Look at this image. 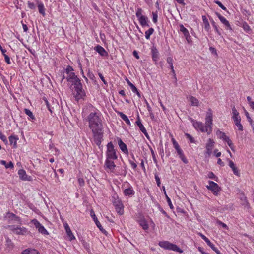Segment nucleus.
Wrapping results in <instances>:
<instances>
[{"mask_svg":"<svg viewBox=\"0 0 254 254\" xmlns=\"http://www.w3.org/2000/svg\"><path fill=\"white\" fill-rule=\"evenodd\" d=\"M233 119L235 122L236 126L238 127V130L240 131L243 130V127L241 124V117L239 116V113L234 106L232 108Z\"/></svg>","mask_w":254,"mask_h":254,"instance_id":"4","label":"nucleus"},{"mask_svg":"<svg viewBox=\"0 0 254 254\" xmlns=\"http://www.w3.org/2000/svg\"><path fill=\"white\" fill-rule=\"evenodd\" d=\"M72 71H73V68L70 65H68L65 69V72L67 75H69Z\"/></svg>","mask_w":254,"mask_h":254,"instance_id":"54","label":"nucleus"},{"mask_svg":"<svg viewBox=\"0 0 254 254\" xmlns=\"http://www.w3.org/2000/svg\"><path fill=\"white\" fill-rule=\"evenodd\" d=\"M126 80L128 85L130 87L132 92H136L137 91V88L127 78Z\"/></svg>","mask_w":254,"mask_h":254,"instance_id":"46","label":"nucleus"},{"mask_svg":"<svg viewBox=\"0 0 254 254\" xmlns=\"http://www.w3.org/2000/svg\"><path fill=\"white\" fill-rule=\"evenodd\" d=\"M229 165L230 167L232 169L233 173L235 175L237 176H240L239 170L238 169L237 167L235 166L234 163L231 160H229Z\"/></svg>","mask_w":254,"mask_h":254,"instance_id":"23","label":"nucleus"},{"mask_svg":"<svg viewBox=\"0 0 254 254\" xmlns=\"http://www.w3.org/2000/svg\"><path fill=\"white\" fill-rule=\"evenodd\" d=\"M217 222L219 225L222 226L223 228L228 229V226L226 224L224 223L220 220H217Z\"/></svg>","mask_w":254,"mask_h":254,"instance_id":"61","label":"nucleus"},{"mask_svg":"<svg viewBox=\"0 0 254 254\" xmlns=\"http://www.w3.org/2000/svg\"><path fill=\"white\" fill-rule=\"evenodd\" d=\"M154 29L153 28H150L145 32V36L146 39H149L150 36L154 33Z\"/></svg>","mask_w":254,"mask_h":254,"instance_id":"39","label":"nucleus"},{"mask_svg":"<svg viewBox=\"0 0 254 254\" xmlns=\"http://www.w3.org/2000/svg\"><path fill=\"white\" fill-rule=\"evenodd\" d=\"M242 201L241 204L242 205L244 206L245 207L247 208H249L250 207V204L247 200V198L246 196H244L241 198Z\"/></svg>","mask_w":254,"mask_h":254,"instance_id":"37","label":"nucleus"},{"mask_svg":"<svg viewBox=\"0 0 254 254\" xmlns=\"http://www.w3.org/2000/svg\"><path fill=\"white\" fill-rule=\"evenodd\" d=\"M0 139L4 142H7L6 136L2 133L1 131H0Z\"/></svg>","mask_w":254,"mask_h":254,"instance_id":"58","label":"nucleus"},{"mask_svg":"<svg viewBox=\"0 0 254 254\" xmlns=\"http://www.w3.org/2000/svg\"><path fill=\"white\" fill-rule=\"evenodd\" d=\"M243 28L244 30L247 32H249L250 31H251V29L250 28V27L249 26V25L248 24V23L247 22H244L243 24Z\"/></svg>","mask_w":254,"mask_h":254,"instance_id":"51","label":"nucleus"},{"mask_svg":"<svg viewBox=\"0 0 254 254\" xmlns=\"http://www.w3.org/2000/svg\"><path fill=\"white\" fill-rule=\"evenodd\" d=\"M94 50L98 52L101 56H107L108 55V52L101 46L98 45L94 48Z\"/></svg>","mask_w":254,"mask_h":254,"instance_id":"22","label":"nucleus"},{"mask_svg":"<svg viewBox=\"0 0 254 254\" xmlns=\"http://www.w3.org/2000/svg\"><path fill=\"white\" fill-rule=\"evenodd\" d=\"M151 56H152V60L156 64L159 60V52L156 47L153 46L151 48Z\"/></svg>","mask_w":254,"mask_h":254,"instance_id":"17","label":"nucleus"},{"mask_svg":"<svg viewBox=\"0 0 254 254\" xmlns=\"http://www.w3.org/2000/svg\"><path fill=\"white\" fill-rule=\"evenodd\" d=\"M136 125L139 127L140 130L145 135V136L148 138L149 135L144 127V126L141 122V120L139 115L137 116V120L135 122Z\"/></svg>","mask_w":254,"mask_h":254,"instance_id":"15","label":"nucleus"},{"mask_svg":"<svg viewBox=\"0 0 254 254\" xmlns=\"http://www.w3.org/2000/svg\"><path fill=\"white\" fill-rule=\"evenodd\" d=\"M163 190H164V193H165V196L166 198L167 202L170 209H173L174 208L173 205L171 202L170 198L168 196V195H167V194L166 193L164 187H163Z\"/></svg>","mask_w":254,"mask_h":254,"instance_id":"45","label":"nucleus"},{"mask_svg":"<svg viewBox=\"0 0 254 254\" xmlns=\"http://www.w3.org/2000/svg\"><path fill=\"white\" fill-rule=\"evenodd\" d=\"M118 143L120 149L126 155L128 154V151L127 145L122 141L120 138H117Z\"/></svg>","mask_w":254,"mask_h":254,"instance_id":"19","label":"nucleus"},{"mask_svg":"<svg viewBox=\"0 0 254 254\" xmlns=\"http://www.w3.org/2000/svg\"><path fill=\"white\" fill-rule=\"evenodd\" d=\"M200 236L202 239L205 241L207 244L217 254H222L220 251L216 247H215L214 245L211 242L208 238H207L205 235L201 233L200 234Z\"/></svg>","mask_w":254,"mask_h":254,"instance_id":"11","label":"nucleus"},{"mask_svg":"<svg viewBox=\"0 0 254 254\" xmlns=\"http://www.w3.org/2000/svg\"><path fill=\"white\" fill-rule=\"evenodd\" d=\"M18 140V137L16 135H10L9 137V140L11 145H13V148L17 147V141Z\"/></svg>","mask_w":254,"mask_h":254,"instance_id":"26","label":"nucleus"},{"mask_svg":"<svg viewBox=\"0 0 254 254\" xmlns=\"http://www.w3.org/2000/svg\"><path fill=\"white\" fill-rule=\"evenodd\" d=\"M76 94L74 95L75 99L78 102L80 99H84L86 97V93L83 88L82 84H80L79 86H76L74 88Z\"/></svg>","mask_w":254,"mask_h":254,"instance_id":"5","label":"nucleus"},{"mask_svg":"<svg viewBox=\"0 0 254 254\" xmlns=\"http://www.w3.org/2000/svg\"><path fill=\"white\" fill-rule=\"evenodd\" d=\"M215 14L219 19L220 21L225 25L226 29L230 30H232V27L229 22V21L223 16H222L218 12H215Z\"/></svg>","mask_w":254,"mask_h":254,"instance_id":"14","label":"nucleus"},{"mask_svg":"<svg viewBox=\"0 0 254 254\" xmlns=\"http://www.w3.org/2000/svg\"><path fill=\"white\" fill-rule=\"evenodd\" d=\"M185 135L186 137V138L188 139L191 143L195 142V140L194 138L191 135H190L189 133H185Z\"/></svg>","mask_w":254,"mask_h":254,"instance_id":"52","label":"nucleus"},{"mask_svg":"<svg viewBox=\"0 0 254 254\" xmlns=\"http://www.w3.org/2000/svg\"><path fill=\"white\" fill-rule=\"evenodd\" d=\"M124 194L126 196H132L134 194V191L132 187H129L124 190Z\"/></svg>","mask_w":254,"mask_h":254,"instance_id":"30","label":"nucleus"},{"mask_svg":"<svg viewBox=\"0 0 254 254\" xmlns=\"http://www.w3.org/2000/svg\"><path fill=\"white\" fill-rule=\"evenodd\" d=\"M64 228L66 230V232L67 233V236L69 238L70 241H72L73 240H74L75 239L74 236L73 235L70 227H69L68 225L66 223L64 224Z\"/></svg>","mask_w":254,"mask_h":254,"instance_id":"25","label":"nucleus"},{"mask_svg":"<svg viewBox=\"0 0 254 254\" xmlns=\"http://www.w3.org/2000/svg\"><path fill=\"white\" fill-rule=\"evenodd\" d=\"M6 219H8V222L10 223V221L20 223L21 222V219L19 217L16 216L15 214L12 212H8L6 213L5 216Z\"/></svg>","mask_w":254,"mask_h":254,"instance_id":"13","label":"nucleus"},{"mask_svg":"<svg viewBox=\"0 0 254 254\" xmlns=\"http://www.w3.org/2000/svg\"><path fill=\"white\" fill-rule=\"evenodd\" d=\"M43 100L44 101V102L45 103V104L46 105V106L47 107V108L48 109L49 111L52 113V109H51V106H50V103H49V102L48 101L47 99H46V97H43Z\"/></svg>","mask_w":254,"mask_h":254,"instance_id":"53","label":"nucleus"},{"mask_svg":"<svg viewBox=\"0 0 254 254\" xmlns=\"http://www.w3.org/2000/svg\"><path fill=\"white\" fill-rule=\"evenodd\" d=\"M86 120L89 122V127L92 130L96 144L99 146L103 136L102 120L99 114L96 112H91L87 116Z\"/></svg>","mask_w":254,"mask_h":254,"instance_id":"1","label":"nucleus"},{"mask_svg":"<svg viewBox=\"0 0 254 254\" xmlns=\"http://www.w3.org/2000/svg\"><path fill=\"white\" fill-rule=\"evenodd\" d=\"M5 245L6 246V248H8L9 250H12L14 247V244L8 237H5Z\"/></svg>","mask_w":254,"mask_h":254,"instance_id":"33","label":"nucleus"},{"mask_svg":"<svg viewBox=\"0 0 254 254\" xmlns=\"http://www.w3.org/2000/svg\"><path fill=\"white\" fill-rule=\"evenodd\" d=\"M118 114L119 115L120 117L128 125H130V122L128 119V117L123 113L121 112H118Z\"/></svg>","mask_w":254,"mask_h":254,"instance_id":"31","label":"nucleus"},{"mask_svg":"<svg viewBox=\"0 0 254 254\" xmlns=\"http://www.w3.org/2000/svg\"><path fill=\"white\" fill-rule=\"evenodd\" d=\"M3 56L4 57L5 62L8 64H10L11 62H10V60L9 57L8 55H7L6 54H4Z\"/></svg>","mask_w":254,"mask_h":254,"instance_id":"62","label":"nucleus"},{"mask_svg":"<svg viewBox=\"0 0 254 254\" xmlns=\"http://www.w3.org/2000/svg\"><path fill=\"white\" fill-rule=\"evenodd\" d=\"M31 223L34 225L35 227L38 229L39 233H41L43 235L49 234L47 230L37 219H34L31 220Z\"/></svg>","mask_w":254,"mask_h":254,"instance_id":"10","label":"nucleus"},{"mask_svg":"<svg viewBox=\"0 0 254 254\" xmlns=\"http://www.w3.org/2000/svg\"><path fill=\"white\" fill-rule=\"evenodd\" d=\"M202 20L204 25L205 30L208 32L210 29V26L206 16H202Z\"/></svg>","mask_w":254,"mask_h":254,"instance_id":"28","label":"nucleus"},{"mask_svg":"<svg viewBox=\"0 0 254 254\" xmlns=\"http://www.w3.org/2000/svg\"><path fill=\"white\" fill-rule=\"evenodd\" d=\"M186 40L188 43H191L192 42L191 36L189 34L187 36H185Z\"/></svg>","mask_w":254,"mask_h":254,"instance_id":"63","label":"nucleus"},{"mask_svg":"<svg viewBox=\"0 0 254 254\" xmlns=\"http://www.w3.org/2000/svg\"><path fill=\"white\" fill-rule=\"evenodd\" d=\"M212 122H206L205 121V126L204 127L205 128H207L208 130L206 131L208 134H210L212 130Z\"/></svg>","mask_w":254,"mask_h":254,"instance_id":"36","label":"nucleus"},{"mask_svg":"<svg viewBox=\"0 0 254 254\" xmlns=\"http://www.w3.org/2000/svg\"><path fill=\"white\" fill-rule=\"evenodd\" d=\"M28 7L31 9H35L36 8L35 5L34 3L28 1Z\"/></svg>","mask_w":254,"mask_h":254,"instance_id":"60","label":"nucleus"},{"mask_svg":"<svg viewBox=\"0 0 254 254\" xmlns=\"http://www.w3.org/2000/svg\"><path fill=\"white\" fill-rule=\"evenodd\" d=\"M106 158L113 160H116L118 158L116 150L112 142H109L107 145Z\"/></svg>","mask_w":254,"mask_h":254,"instance_id":"3","label":"nucleus"},{"mask_svg":"<svg viewBox=\"0 0 254 254\" xmlns=\"http://www.w3.org/2000/svg\"><path fill=\"white\" fill-rule=\"evenodd\" d=\"M140 226L144 230H147L148 228V225L147 221L144 219H141L138 221Z\"/></svg>","mask_w":254,"mask_h":254,"instance_id":"32","label":"nucleus"},{"mask_svg":"<svg viewBox=\"0 0 254 254\" xmlns=\"http://www.w3.org/2000/svg\"><path fill=\"white\" fill-rule=\"evenodd\" d=\"M179 156V157L181 159V160L185 164L188 163V160L186 158L183 152H181L180 153L178 154Z\"/></svg>","mask_w":254,"mask_h":254,"instance_id":"50","label":"nucleus"},{"mask_svg":"<svg viewBox=\"0 0 254 254\" xmlns=\"http://www.w3.org/2000/svg\"><path fill=\"white\" fill-rule=\"evenodd\" d=\"M209 185L206 186V188L208 190H211L214 195H218L220 191L221 190V188L219 185L212 181H208Z\"/></svg>","mask_w":254,"mask_h":254,"instance_id":"6","label":"nucleus"},{"mask_svg":"<svg viewBox=\"0 0 254 254\" xmlns=\"http://www.w3.org/2000/svg\"><path fill=\"white\" fill-rule=\"evenodd\" d=\"M90 215H91V217L92 218V219H93L94 221L95 222L97 227L100 229V230L102 233L105 234L107 232L102 227L100 222L98 221V220L95 214L94 211L92 209L91 210V211H90Z\"/></svg>","mask_w":254,"mask_h":254,"instance_id":"12","label":"nucleus"},{"mask_svg":"<svg viewBox=\"0 0 254 254\" xmlns=\"http://www.w3.org/2000/svg\"><path fill=\"white\" fill-rule=\"evenodd\" d=\"M214 2L216 4H217L223 10H225V11H226L228 12V11L227 10V8L218 0H214Z\"/></svg>","mask_w":254,"mask_h":254,"instance_id":"49","label":"nucleus"},{"mask_svg":"<svg viewBox=\"0 0 254 254\" xmlns=\"http://www.w3.org/2000/svg\"><path fill=\"white\" fill-rule=\"evenodd\" d=\"M245 114L250 124H252V123H253V121L252 119L251 118L249 113L246 110H245Z\"/></svg>","mask_w":254,"mask_h":254,"instance_id":"57","label":"nucleus"},{"mask_svg":"<svg viewBox=\"0 0 254 254\" xmlns=\"http://www.w3.org/2000/svg\"><path fill=\"white\" fill-rule=\"evenodd\" d=\"M37 3L38 4L39 12L44 16L45 15V8L43 3L41 1H39L38 0L37 1Z\"/></svg>","mask_w":254,"mask_h":254,"instance_id":"27","label":"nucleus"},{"mask_svg":"<svg viewBox=\"0 0 254 254\" xmlns=\"http://www.w3.org/2000/svg\"><path fill=\"white\" fill-rule=\"evenodd\" d=\"M8 227L14 233L17 235H24L28 232L27 229L25 227H19L18 226L15 227L14 225H9Z\"/></svg>","mask_w":254,"mask_h":254,"instance_id":"9","label":"nucleus"},{"mask_svg":"<svg viewBox=\"0 0 254 254\" xmlns=\"http://www.w3.org/2000/svg\"><path fill=\"white\" fill-rule=\"evenodd\" d=\"M113 159H108L106 158V159L105 162V166L107 169H108L110 170L111 172H113L116 165L114 162Z\"/></svg>","mask_w":254,"mask_h":254,"instance_id":"16","label":"nucleus"},{"mask_svg":"<svg viewBox=\"0 0 254 254\" xmlns=\"http://www.w3.org/2000/svg\"><path fill=\"white\" fill-rule=\"evenodd\" d=\"M130 155L131 156V158L132 159V160H129V162L131 164V167L133 169H135L137 167V164L136 163L134 162V161H136V160L135 159V157L132 153H130Z\"/></svg>","mask_w":254,"mask_h":254,"instance_id":"38","label":"nucleus"},{"mask_svg":"<svg viewBox=\"0 0 254 254\" xmlns=\"http://www.w3.org/2000/svg\"><path fill=\"white\" fill-rule=\"evenodd\" d=\"M43 173L45 175H48L51 178H53L57 176L55 170L52 168L48 167L47 170H44Z\"/></svg>","mask_w":254,"mask_h":254,"instance_id":"21","label":"nucleus"},{"mask_svg":"<svg viewBox=\"0 0 254 254\" xmlns=\"http://www.w3.org/2000/svg\"><path fill=\"white\" fill-rule=\"evenodd\" d=\"M180 27V31L183 34L184 37L185 36H187L189 34V32L187 28H186L183 24H180L179 25Z\"/></svg>","mask_w":254,"mask_h":254,"instance_id":"40","label":"nucleus"},{"mask_svg":"<svg viewBox=\"0 0 254 254\" xmlns=\"http://www.w3.org/2000/svg\"><path fill=\"white\" fill-rule=\"evenodd\" d=\"M71 83H72V85H74V88H76V86H79L80 84H82L81 80L79 78H78V79H73Z\"/></svg>","mask_w":254,"mask_h":254,"instance_id":"42","label":"nucleus"},{"mask_svg":"<svg viewBox=\"0 0 254 254\" xmlns=\"http://www.w3.org/2000/svg\"><path fill=\"white\" fill-rule=\"evenodd\" d=\"M170 250H173L174 251H176L180 253H182L183 252V250H181L179 247H178L176 245L174 244H172Z\"/></svg>","mask_w":254,"mask_h":254,"instance_id":"44","label":"nucleus"},{"mask_svg":"<svg viewBox=\"0 0 254 254\" xmlns=\"http://www.w3.org/2000/svg\"><path fill=\"white\" fill-rule=\"evenodd\" d=\"M78 182L80 186H83L85 184L84 180L83 178H79L78 179Z\"/></svg>","mask_w":254,"mask_h":254,"instance_id":"64","label":"nucleus"},{"mask_svg":"<svg viewBox=\"0 0 254 254\" xmlns=\"http://www.w3.org/2000/svg\"><path fill=\"white\" fill-rule=\"evenodd\" d=\"M207 176L209 178L214 179L215 181H218V177L212 172H209Z\"/></svg>","mask_w":254,"mask_h":254,"instance_id":"47","label":"nucleus"},{"mask_svg":"<svg viewBox=\"0 0 254 254\" xmlns=\"http://www.w3.org/2000/svg\"><path fill=\"white\" fill-rule=\"evenodd\" d=\"M154 176H155V180L156 181L157 185L158 187H160L161 183H160V178L159 177L158 174H157V173H155L154 174Z\"/></svg>","mask_w":254,"mask_h":254,"instance_id":"55","label":"nucleus"},{"mask_svg":"<svg viewBox=\"0 0 254 254\" xmlns=\"http://www.w3.org/2000/svg\"><path fill=\"white\" fill-rule=\"evenodd\" d=\"M214 142L211 139H209L208 140V142L206 144V154H207L208 156H210L212 153V150L213 149Z\"/></svg>","mask_w":254,"mask_h":254,"instance_id":"20","label":"nucleus"},{"mask_svg":"<svg viewBox=\"0 0 254 254\" xmlns=\"http://www.w3.org/2000/svg\"><path fill=\"white\" fill-rule=\"evenodd\" d=\"M142 10L141 8H138L136 12V16L138 18L140 24L143 27H149L148 22H149L147 16L142 14Z\"/></svg>","mask_w":254,"mask_h":254,"instance_id":"2","label":"nucleus"},{"mask_svg":"<svg viewBox=\"0 0 254 254\" xmlns=\"http://www.w3.org/2000/svg\"><path fill=\"white\" fill-rule=\"evenodd\" d=\"M152 20L154 23H156L157 22L158 19V14L157 12H152Z\"/></svg>","mask_w":254,"mask_h":254,"instance_id":"56","label":"nucleus"},{"mask_svg":"<svg viewBox=\"0 0 254 254\" xmlns=\"http://www.w3.org/2000/svg\"><path fill=\"white\" fill-rule=\"evenodd\" d=\"M24 111L25 113L28 115L31 120L35 119V116L33 115V113L30 110L27 108H25Z\"/></svg>","mask_w":254,"mask_h":254,"instance_id":"41","label":"nucleus"},{"mask_svg":"<svg viewBox=\"0 0 254 254\" xmlns=\"http://www.w3.org/2000/svg\"><path fill=\"white\" fill-rule=\"evenodd\" d=\"M189 120L196 130H200L202 132H205L208 130L207 128H205L204 124L202 122L197 121L190 117H189Z\"/></svg>","mask_w":254,"mask_h":254,"instance_id":"8","label":"nucleus"},{"mask_svg":"<svg viewBox=\"0 0 254 254\" xmlns=\"http://www.w3.org/2000/svg\"><path fill=\"white\" fill-rule=\"evenodd\" d=\"M21 254H39V252L35 249H25Z\"/></svg>","mask_w":254,"mask_h":254,"instance_id":"34","label":"nucleus"},{"mask_svg":"<svg viewBox=\"0 0 254 254\" xmlns=\"http://www.w3.org/2000/svg\"><path fill=\"white\" fill-rule=\"evenodd\" d=\"M211 22L212 23V25L213 27L214 28L215 31L219 35H221V32L218 29L217 25H216V23L214 22L213 19H211Z\"/></svg>","mask_w":254,"mask_h":254,"instance_id":"48","label":"nucleus"},{"mask_svg":"<svg viewBox=\"0 0 254 254\" xmlns=\"http://www.w3.org/2000/svg\"><path fill=\"white\" fill-rule=\"evenodd\" d=\"M150 151H151V155L152 156V158H153V160L154 162L155 163H157V159H156V158L155 157V153H154L153 150L151 147L150 148Z\"/></svg>","mask_w":254,"mask_h":254,"instance_id":"59","label":"nucleus"},{"mask_svg":"<svg viewBox=\"0 0 254 254\" xmlns=\"http://www.w3.org/2000/svg\"><path fill=\"white\" fill-rule=\"evenodd\" d=\"M172 244V243H171L167 241H162L159 242L158 245L160 247H161L165 250H170Z\"/></svg>","mask_w":254,"mask_h":254,"instance_id":"24","label":"nucleus"},{"mask_svg":"<svg viewBox=\"0 0 254 254\" xmlns=\"http://www.w3.org/2000/svg\"><path fill=\"white\" fill-rule=\"evenodd\" d=\"M114 200L113 201V205L115 207L116 211L120 215H122L124 213V205L122 201L119 199L117 196V198L113 197Z\"/></svg>","mask_w":254,"mask_h":254,"instance_id":"7","label":"nucleus"},{"mask_svg":"<svg viewBox=\"0 0 254 254\" xmlns=\"http://www.w3.org/2000/svg\"><path fill=\"white\" fill-rule=\"evenodd\" d=\"M191 105L198 106L199 104V101L197 98L191 96L190 98Z\"/></svg>","mask_w":254,"mask_h":254,"instance_id":"43","label":"nucleus"},{"mask_svg":"<svg viewBox=\"0 0 254 254\" xmlns=\"http://www.w3.org/2000/svg\"><path fill=\"white\" fill-rule=\"evenodd\" d=\"M173 145L175 149L176 150V151L178 154L180 153L181 152H183V150L180 148L179 145L177 143V142L175 140V139L174 138H172L171 139Z\"/></svg>","mask_w":254,"mask_h":254,"instance_id":"29","label":"nucleus"},{"mask_svg":"<svg viewBox=\"0 0 254 254\" xmlns=\"http://www.w3.org/2000/svg\"><path fill=\"white\" fill-rule=\"evenodd\" d=\"M213 119V115L211 109H209L208 111L207 112L206 117L205 118V121L206 122H212Z\"/></svg>","mask_w":254,"mask_h":254,"instance_id":"35","label":"nucleus"},{"mask_svg":"<svg viewBox=\"0 0 254 254\" xmlns=\"http://www.w3.org/2000/svg\"><path fill=\"white\" fill-rule=\"evenodd\" d=\"M18 174L20 179L23 181H31L32 180L31 176H28L26 171L23 169H20L18 172Z\"/></svg>","mask_w":254,"mask_h":254,"instance_id":"18","label":"nucleus"}]
</instances>
